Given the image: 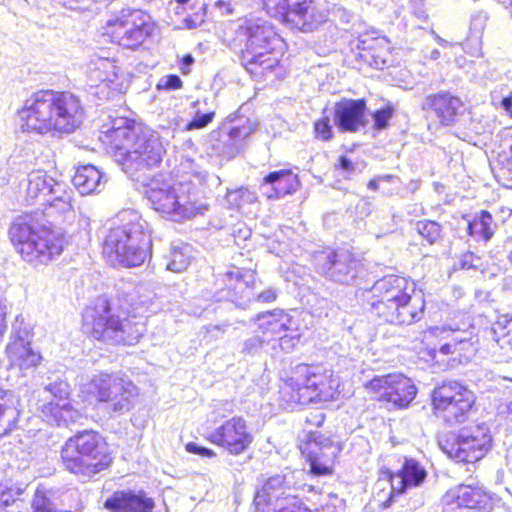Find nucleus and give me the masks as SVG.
I'll return each mask as SVG.
<instances>
[{
  "label": "nucleus",
  "mask_w": 512,
  "mask_h": 512,
  "mask_svg": "<svg viewBox=\"0 0 512 512\" xmlns=\"http://www.w3.org/2000/svg\"><path fill=\"white\" fill-rule=\"evenodd\" d=\"M19 399L12 391L0 389V437L8 434L19 417Z\"/></svg>",
  "instance_id": "f704fd0d"
},
{
  "label": "nucleus",
  "mask_w": 512,
  "mask_h": 512,
  "mask_svg": "<svg viewBox=\"0 0 512 512\" xmlns=\"http://www.w3.org/2000/svg\"><path fill=\"white\" fill-rule=\"evenodd\" d=\"M486 334L501 349H512V314L499 318L496 323L486 330Z\"/></svg>",
  "instance_id": "e433bc0d"
},
{
  "label": "nucleus",
  "mask_w": 512,
  "mask_h": 512,
  "mask_svg": "<svg viewBox=\"0 0 512 512\" xmlns=\"http://www.w3.org/2000/svg\"><path fill=\"white\" fill-rule=\"evenodd\" d=\"M487 20L488 15L484 11H477L471 16L470 31L475 37L478 38L481 35L486 26Z\"/></svg>",
  "instance_id": "864d4df0"
},
{
  "label": "nucleus",
  "mask_w": 512,
  "mask_h": 512,
  "mask_svg": "<svg viewBox=\"0 0 512 512\" xmlns=\"http://www.w3.org/2000/svg\"><path fill=\"white\" fill-rule=\"evenodd\" d=\"M399 462L400 468L390 476L392 495H400L409 488L421 485L427 476L424 467L415 459L402 457Z\"/></svg>",
  "instance_id": "393cba45"
},
{
  "label": "nucleus",
  "mask_w": 512,
  "mask_h": 512,
  "mask_svg": "<svg viewBox=\"0 0 512 512\" xmlns=\"http://www.w3.org/2000/svg\"><path fill=\"white\" fill-rule=\"evenodd\" d=\"M464 103L460 97L448 91L427 95L421 109L427 118H434L441 126H452L462 114Z\"/></svg>",
  "instance_id": "4be33fe9"
},
{
  "label": "nucleus",
  "mask_w": 512,
  "mask_h": 512,
  "mask_svg": "<svg viewBox=\"0 0 512 512\" xmlns=\"http://www.w3.org/2000/svg\"><path fill=\"white\" fill-rule=\"evenodd\" d=\"M166 259L167 270L175 273L183 272L190 264L191 246L182 242L172 243Z\"/></svg>",
  "instance_id": "4c0bfd02"
},
{
  "label": "nucleus",
  "mask_w": 512,
  "mask_h": 512,
  "mask_svg": "<svg viewBox=\"0 0 512 512\" xmlns=\"http://www.w3.org/2000/svg\"><path fill=\"white\" fill-rule=\"evenodd\" d=\"M105 183V175L90 164L78 167L73 177V184L82 195L101 191Z\"/></svg>",
  "instance_id": "72a5a7b5"
},
{
  "label": "nucleus",
  "mask_w": 512,
  "mask_h": 512,
  "mask_svg": "<svg viewBox=\"0 0 512 512\" xmlns=\"http://www.w3.org/2000/svg\"><path fill=\"white\" fill-rule=\"evenodd\" d=\"M225 200L229 208L239 210L245 205L254 203L257 200V196L248 188L241 187L227 190Z\"/></svg>",
  "instance_id": "a18cd8bd"
},
{
  "label": "nucleus",
  "mask_w": 512,
  "mask_h": 512,
  "mask_svg": "<svg viewBox=\"0 0 512 512\" xmlns=\"http://www.w3.org/2000/svg\"><path fill=\"white\" fill-rule=\"evenodd\" d=\"M365 388L375 399L391 403L396 408H406L417 394L413 381L402 374L375 376Z\"/></svg>",
  "instance_id": "a211bd4d"
},
{
  "label": "nucleus",
  "mask_w": 512,
  "mask_h": 512,
  "mask_svg": "<svg viewBox=\"0 0 512 512\" xmlns=\"http://www.w3.org/2000/svg\"><path fill=\"white\" fill-rule=\"evenodd\" d=\"M208 439L229 454L240 455L253 442V435L249 432L245 419L232 417L211 432Z\"/></svg>",
  "instance_id": "aec40b11"
},
{
  "label": "nucleus",
  "mask_w": 512,
  "mask_h": 512,
  "mask_svg": "<svg viewBox=\"0 0 512 512\" xmlns=\"http://www.w3.org/2000/svg\"><path fill=\"white\" fill-rule=\"evenodd\" d=\"M61 459L66 470L84 477L94 476L111 463L101 436L92 430L70 437L62 447Z\"/></svg>",
  "instance_id": "1a4fd4ad"
},
{
  "label": "nucleus",
  "mask_w": 512,
  "mask_h": 512,
  "mask_svg": "<svg viewBox=\"0 0 512 512\" xmlns=\"http://www.w3.org/2000/svg\"><path fill=\"white\" fill-rule=\"evenodd\" d=\"M180 166L187 176L183 181L173 186H151L146 191L147 200L152 208L173 221L193 217L199 212L200 207L196 203L198 187L206 178L205 171L193 160L186 159Z\"/></svg>",
  "instance_id": "7ed1b4c3"
},
{
  "label": "nucleus",
  "mask_w": 512,
  "mask_h": 512,
  "mask_svg": "<svg viewBox=\"0 0 512 512\" xmlns=\"http://www.w3.org/2000/svg\"><path fill=\"white\" fill-rule=\"evenodd\" d=\"M90 391L104 404L109 413L121 414L130 410L132 399L137 395L136 386L115 374L100 373L90 382Z\"/></svg>",
  "instance_id": "f8f14e48"
},
{
  "label": "nucleus",
  "mask_w": 512,
  "mask_h": 512,
  "mask_svg": "<svg viewBox=\"0 0 512 512\" xmlns=\"http://www.w3.org/2000/svg\"><path fill=\"white\" fill-rule=\"evenodd\" d=\"M104 29L111 42L127 49L139 47L151 33L148 16L140 10H123L109 19Z\"/></svg>",
  "instance_id": "ddd939ff"
},
{
  "label": "nucleus",
  "mask_w": 512,
  "mask_h": 512,
  "mask_svg": "<svg viewBox=\"0 0 512 512\" xmlns=\"http://www.w3.org/2000/svg\"><path fill=\"white\" fill-rule=\"evenodd\" d=\"M443 512H462L463 509L490 510L491 498L479 486L459 485L448 490L441 499Z\"/></svg>",
  "instance_id": "412c9836"
},
{
  "label": "nucleus",
  "mask_w": 512,
  "mask_h": 512,
  "mask_svg": "<svg viewBox=\"0 0 512 512\" xmlns=\"http://www.w3.org/2000/svg\"><path fill=\"white\" fill-rule=\"evenodd\" d=\"M424 308V297L415 290L403 303L393 307V310H385L387 316L383 320L395 325H411L422 318Z\"/></svg>",
  "instance_id": "a878e982"
},
{
  "label": "nucleus",
  "mask_w": 512,
  "mask_h": 512,
  "mask_svg": "<svg viewBox=\"0 0 512 512\" xmlns=\"http://www.w3.org/2000/svg\"><path fill=\"white\" fill-rule=\"evenodd\" d=\"M263 4L272 17L304 32L313 31L326 19V15L315 7L312 0H263Z\"/></svg>",
  "instance_id": "2eb2a0df"
},
{
  "label": "nucleus",
  "mask_w": 512,
  "mask_h": 512,
  "mask_svg": "<svg viewBox=\"0 0 512 512\" xmlns=\"http://www.w3.org/2000/svg\"><path fill=\"white\" fill-rule=\"evenodd\" d=\"M5 356L9 367L19 370L37 367L42 360L41 354L33 349L32 344H7Z\"/></svg>",
  "instance_id": "473e14b6"
},
{
  "label": "nucleus",
  "mask_w": 512,
  "mask_h": 512,
  "mask_svg": "<svg viewBox=\"0 0 512 512\" xmlns=\"http://www.w3.org/2000/svg\"><path fill=\"white\" fill-rule=\"evenodd\" d=\"M298 175L289 169L273 171L263 179L261 190L269 199L282 198L298 190Z\"/></svg>",
  "instance_id": "bb28decb"
},
{
  "label": "nucleus",
  "mask_w": 512,
  "mask_h": 512,
  "mask_svg": "<svg viewBox=\"0 0 512 512\" xmlns=\"http://www.w3.org/2000/svg\"><path fill=\"white\" fill-rule=\"evenodd\" d=\"M501 105L506 112L512 115V96L504 97Z\"/></svg>",
  "instance_id": "774afa93"
},
{
  "label": "nucleus",
  "mask_w": 512,
  "mask_h": 512,
  "mask_svg": "<svg viewBox=\"0 0 512 512\" xmlns=\"http://www.w3.org/2000/svg\"><path fill=\"white\" fill-rule=\"evenodd\" d=\"M395 109L392 105H386L385 107L375 111L372 114L374 119V128L376 130H383L387 128L389 120L392 118Z\"/></svg>",
  "instance_id": "3c124183"
},
{
  "label": "nucleus",
  "mask_w": 512,
  "mask_h": 512,
  "mask_svg": "<svg viewBox=\"0 0 512 512\" xmlns=\"http://www.w3.org/2000/svg\"><path fill=\"white\" fill-rule=\"evenodd\" d=\"M256 320L259 322L258 332L271 341L291 329L292 318L282 310H274L258 314Z\"/></svg>",
  "instance_id": "2f4dec72"
},
{
  "label": "nucleus",
  "mask_w": 512,
  "mask_h": 512,
  "mask_svg": "<svg viewBox=\"0 0 512 512\" xmlns=\"http://www.w3.org/2000/svg\"><path fill=\"white\" fill-rule=\"evenodd\" d=\"M279 346L283 350H288L293 346V339L288 337L287 335H281L278 337Z\"/></svg>",
  "instance_id": "0e129e2a"
},
{
  "label": "nucleus",
  "mask_w": 512,
  "mask_h": 512,
  "mask_svg": "<svg viewBox=\"0 0 512 512\" xmlns=\"http://www.w3.org/2000/svg\"><path fill=\"white\" fill-rule=\"evenodd\" d=\"M303 470L286 469L269 477L254 496L255 512H312L300 500L297 492L311 486L302 482Z\"/></svg>",
  "instance_id": "6e6552de"
},
{
  "label": "nucleus",
  "mask_w": 512,
  "mask_h": 512,
  "mask_svg": "<svg viewBox=\"0 0 512 512\" xmlns=\"http://www.w3.org/2000/svg\"><path fill=\"white\" fill-rule=\"evenodd\" d=\"M205 101H195L192 105L194 111L193 118L186 124L185 130H197L205 128L209 123L212 122L215 113L212 110H206L203 106H206Z\"/></svg>",
  "instance_id": "37998d69"
},
{
  "label": "nucleus",
  "mask_w": 512,
  "mask_h": 512,
  "mask_svg": "<svg viewBox=\"0 0 512 512\" xmlns=\"http://www.w3.org/2000/svg\"><path fill=\"white\" fill-rule=\"evenodd\" d=\"M115 62L109 57L94 55L88 64V74L92 82L113 81L117 75Z\"/></svg>",
  "instance_id": "c9c22d12"
},
{
  "label": "nucleus",
  "mask_w": 512,
  "mask_h": 512,
  "mask_svg": "<svg viewBox=\"0 0 512 512\" xmlns=\"http://www.w3.org/2000/svg\"><path fill=\"white\" fill-rule=\"evenodd\" d=\"M492 216L487 211H482L480 216L469 222L468 232L471 236L482 238L488 241L493 231L491 229Z\"/></svg>",
  "instance_id": "c03bdc74"
},
{
  "label": "nucleus",
  "mask_w": 512,
  "mask_h": 512,
  "mask_svg": "<svg viewBox=\"0 0 512 512\" xmlns=\"http://www.w3.org/2000/svg\"><path fill=\"white\" fill-rule=\"evenodd\" d=\"M9 235L17 253L34 267L47 265L59 257L64 249V237L40 225L29 214L14 220L9 229Z\"/></svg>",
  "instance_id": "20e7f679"
},
{
  "label": "nucleus",
  "mask_w": 512,
  "mask_h": 512,
  "mask_svg": "<svg viewBox=\"0 0 512 512\" xmlns=\"http://www.w3.org/2000/svg\"><path fill=\"white\" fill-rule=\"evenodd\" d=\"M18 116L22 133L70 134L82 125L85 111L80 98L71 92L39 90L25 100Z\"/></svg>",
  "instance_id": "f257e3e1"
},
{
  "label": "nucleus",
  "mask_w": 512,
  "mask_h": 512,
  "mask_svg": "<svg viewBox=\"0 0 512 512\" xmlns=\"http://www.w3.org/2000/svg\"><path fill=\"white\" fill-rule=\"evenodd\" d=\"M9 312V305L5 298L0 297V342L7 329L6 317Z\"/></svg>",
  "instance_id": "6e6d98bb"
},
{
  "label": "nucleus",
  "mask_w": 512,
  "mask_h": 512,
  "mask_svg": "<svg viewBox=\"0 0 512 512\" xmlns=\"http://www.w3.org/2000/svg\"><path fill=\"white\" fill-rule=\"evenodd\" d=\"M439 445L448 457L457 462L473 463L480 460L476 455L477 449L474 450L471 446L465 429H462L458 434L449 433L445 435L439 440Z\"/></svg>",
  "instance_id": "cd10ccee"
},
{
  "label": "nucleus",
  "mask_w": 512,
  "mask_h": 512,
  "mask_svg": "<svg viewBox=\"0 0 512 512\" xmlns=\"http://www.w3.org/2000/svg\"><path fill=\"white\" fill-rule=\"evenodd\" d=\"M138 134L120 152L127 172H140L159 167L165 148L157 132L138 128Z\"/></svg>",
  "instance_id": "9b49d317"
},
{
  "label": "nucleus",
  "mask_w": 512,
  "mask_h": 512,
  "mask_svg": "<svg viewBox=\"0 0 512 512\" xmlns=\"http://www.w3.org/2000/svg\"><path fill=\"white\" fill-rule=\"evenodd\" d=\"M432 402L437 413L452 425L467 419L475 402V396L460 383L450 381L434 389Z\"/></svg>",
  "instance_id": "4468645a"
},
{
  "label": "nucleus",
  "mask_w": 512,
  "mask_h": 512,
  "mask_svg": "<svg viewBox=\"0 0 512 512\" xmlns=\"http://www.w3.org/2000/svg\"><path fill=\"white\" fill-rule=\"evenodd\" d=\"M339 166L341 169L348 173H353L355 171V165L346 156H341L339 158Z\"/></svg>",
  "instance_id": "052dcab7"
},
{
  "label": "nucleus",
  "mask_w": 512,
  "mask_h": 512,
  "mask_svg": "<svg viewBox=\"0 0 512 512\" xmlns=\"http://www.w3.org/2000/svg\"><path fill=\"white\" fill-rule=\"evenodd\" d=\"M233 42L235 48L239 46L242 64L250 73L257 74V68L271 70L279 62L273 50L281 39L273 25L265 19H240Z\"/></svg>",
  "instance_id": "39448f33"
},
{
  "label": "nucleus",
  "mask_w": 512,
  "mask_h": 512,
  "mask_svg": "<svg viewBox=\"0 0 512 512\" xmlns=\"http://www.w3.org/2000/svg\"><path fill=\"white\" fill-rule=\"evenodd\" d=\"M182 87V80L178 75H167L162 77L158 84V89H164V90H176Z\"/></svg>",
  "instance_id": "5fc2aeb1"
},
{
  "label": "nucleus",
  "mask_w": 512,
  "mask_h": 512,
  "mask_svg": "<svg viewBox=\"0 0 512 512\" xmlns=\"http://www.w3.org/2000/svg\"><path fill=\"white\" fill-rule=\"evenodd\" d=\"M465 431L467 436H469L471 446L474 450L477 449L476 455H478L479 459L483 458L492 447V436L489 427L485 424H480L465 428Z\"/></svg>",
  "instance_id": "58836bf2"
},
{
  "label": "nucleus",
  "mask_w": 512,
  "mask_h": 512,
  "mask_svg": "<svg viewBox=\"0 0 512 512\" xmlns=\"http://www.w3.org/2000/svg\"><path fill=\"white\" fill-rule=\"evenodd\" d=\"M314 132L318 139L328 141L333 137V130L330 124V118L323 116L314 123Z\"/></svg>",
  "instance_id": "603ef678"
},
{
  "label": "nucleus",
  "mask_w": 512,
  "mask_h": 512,
  "mask_svg": "<svg viewBox=\"0 0 512 512\" xmlns=\"http://www.w3.org/2000/svg\"><path fill=\"white\" fill-rule=\"evenodd\" d=\"M339 386L340 379L332 370L319 365L299 364L280 387V395L291 407L328 402L338 395Z\"/></svg>",
  "instance_id": "423d86ee"
},
{
  "label": "nucleus",
  "mask_w": 512,
  "mask_h": 512,
  "mask_svg": "<svg viewBox=\"0 0 512 512\" xmlns=\"http://www.w3.org/2000/svg\"><path fill=\"white\" fill-rule=\"evenodd\" d=\"M32 512H71L58 509L55 503L46 495V492L40 488L35 491L32 500Z\"/></svg>",
  "instance_id": "de8ad7c7"
},
{
  "label": "nucleus",
  "mask_w": 512,
  "mask_h": 512,
  "mask_svg": "<svg viewBox=\"0 0 512 512\" xmlns=\"http://www.w3.org/2000/svg\"><path fill=\"white\" fill-rule=\"evenodd\" d=\"M186 450L190 453L199 454L201 456L205 457H213L215 456V453L206 447H201L196 443L190 442L186 445Z\"/></svg>",
  "instance_id": "4d7b16f0"
},
{
  "label": "nucleus",
  "mask_w": 512,
  "mask_h": 512,
  "mask_svg": "<svg viewBox=\"0 0 512 512\" xmlns=\"http://www.w3.org/2000/svg\"><path fill=\"white\" fill-rule=\"evenodd\" d=\"M366 109L364 99L344 98L334 105V123L341 131L357 132L368 123Z\"/></svg>",
  "instance_id": "5701e85b"
},
{
  "label": "nucleus",
  "mask_w": 512,
  "mask_h": 512,
  "mask_svg": "<svg viewBox=\"0 0 512 512\" xmlns=\"http://www.w3.org/2000/svg\"><path fill=\"white\" fill-rule=\"evenodd\" d=\"M415 289L414 282L397 275H388L377 280L370 290L372 313L384 319L387 316L385 310H393V307L403 303Z\"/></svg>",
  "instance_id": "f3484780"
},
{
  "label": "nucleus",
  "mask_w": 512,
  "mask_h": 512,
  "mask_svg": "<svg viewBox=\"0 0 512 512\" xmlns=\"http://www.w3.org/2000/svg\"><path fill=\"white\" fill-rule=\"evenodd\" d=\"M214 8L219 10L221 14H231L233 12V7L229 0H216Z\"/></svg>",
  "instance_id": "13d9d810"
},
{
  "label": "nucleus",
  "mask_w": 512,
  "mask_h": 512,
  "mask_svg": "<svg viewBox=\"0 0 512 512\" xmlns=\"http://www.w3.org/2000/svg\"><path fill=\"white\" fill-rule=\"evenodd\" d=\"M227 288L221 290L219 299H225L235 303L239 307H245L252 300L262 303H271L277 298V291L268 288L255 294L253 288L256 283V273L252 270L242 271L234 268L225 273Z\"/></svg>",
  "instance_id": "dca6fc26"
},
{
  "label": "nucleus",
  "mask_w": 512,
  "mask_h": 512,
  "mask_svg": "<svg viewBox=\"0 0 512 512\" xmlns=\"http://www.w3.org/2000/svg\"><path fill=\"white\" fill-rule=\"evenodd\" d=\"M34 337L33 327L22 314L15 317L12 323L9 341L7 344H32Z\"/></svg>",
  "instance_id": "a19ab883"
},
{
  "label": "nucleus",
  "mask_w": 512,
  "mask_h": 512,
  "mask_svg": "<svg viewBox=\"0 0 512 512\" xmlns=\"http://www.w3.org/2000/svg\"><path fill=\"white\" fill-rule=\"evenodd\" d=\"M316 265L330 280L348 285L358 277L361 263L347 250H325L316 256Z\"/></svg>",
  "instance_id": "6ab92c4d"
},
{
  "label": "nucleus",
  "mask_w": 512,
  "mask_h": 512,
  "mask_svg": "<svg viewBox=\"0 0 512 512\" xmlns=\"http://www.w3.org/2000/svg\"><path fill=\"white\" fill-rule=\"evenodd\" d=\"M473 261H474L473 253H466L465 255H463V257L461 259V267L464 269L474 268V267H476V265L474 264Z\"/></svg>",
  "instance_id": "e2e57ef3"
},
{
  "label": "nucleus",
  "mask_w": 512,
  "mask_h": 512,
  "mask_svg": "<svg viewBox=\"0 0 512 512\" xmlns=\"http://www.w3.org/2000/svg\"><path fill=\"white\" fill-rule=\"evenodd\" d=\"M193 62H194V59L190 54L185 55L183 57L181 70L184 74H187L189 72V66H191L193 64Z\"/></svg>",
  "instance_id": "69168bd1"
},
{
  "label": "nucleus",
  "mask_w": 512,
  "mask_h": 512,
  "mask_svg": "<svg viewBox=\"0 0 512 512\" xmlns=\"http://www.w3.org/2000/svg\"><path fill=\"white\" fill-rule=\"evenodd\" d=\"M418 234L432 245L442 239V227L439 223L432 220H420L416 223Z\"/></svg>",
  "instance_id": "49530a36"
},
{
  "label": "nucleus",
  "mask_w": 512,
  "mask_h": 512,
  "mask_svg": "<svg viewBox=\"0 0 512 512\" xmlns=\"http://www.w3.org/2000/svg\"><path fill=\"white\" fill-rule=\"evenodd\" d=\"M11 501L8 496L0 495V512H7V508L10 506Z\"/></svg>",
  "instance_id": "338daca9"
},
{
  "label": "nucleus",
  "mask_w": 512,
  "mask_h": 512,
  "mask_svg": "<svg viewBox=\"0 0 512 512\" xmlns=\"http://www.w3.org/2000/svg\"><path fill=\"white\" fill-rule=\"evenodd\" d=\"M119 224L105 238L103 253L108 260L123 267H137L151 256L149 225L136 211L125 210L118 215Z\"/></svg>",
  "instance_id": "f03ea898"
},
{
  "label": "nucleus",
  "mask_w": 512,
  "mask_h": 512,
  "mask_svg": "<svg viewBox=\"0 0 512 512\" xmlns=\"http://www.w3.org/2000/svg\"><path fill=\"white\" fill-rule=\"evenodd\" d=\"M21 187L25 189V200L28 204L40 200L43 205L49 206L48 210L55 209L60 213L73 209V191L64 183L55 181L43 170L30 172Z\"/></svg>",
  "instance_id": "9d476101"
},
{
  "label": "nucleus",
  "mask_w": 512,
  "mask_h": 512,
  "mask_svg": "<svg viewBox=\"0 0 512 512\" xmlns=\"http://www.w3.org/2000/svg\"><path fill=\"white\" fill-rule=\"evenodd\" d=\"M307 458L310 471L314 475H327L331 473L330 460L336 455L337 448L329 439L318 442L316 439L306 444Z\"/></svg>",
  "instance_id": "c756f323"
},
{
  "label": "nucleus",
  "mask_w": 512,
  "mask_h": 512,
  "mask_svg": "<svg viewBox=\"0 0 512 512\" xmlns=\"http://www.w3.org/2000/svg\"><path fill=\"white\" fill-rule=\"evenodd\" d=\"M270 342V337L262 336L257 331L256 335L251 336L243 341L241 344L240 353L245 356H255L261 351L264 344H269Z\"/></svg>",
  "instance_id": "8fccbe9b"
},
{
  "label": "nucleus",
  "mask_w": 512,
  "mask_h": 512,
  "mask_svg": "<svg viewBox=\"0 0 512 512\" xmlns=\"http://www.w3.org/2000/svg\"><path fill=\"white\" fill-rule=\"evenodd\" d=\"M325 420V415L322 412L316 411L314 413H310L306 417V423L314 425V426H321Z\"/></svg>",
  "instance_id": "bf43d9fd"
},
{
  "label": "nucleus",
  "mask_w": 512,
  "mask_h": 512,
  "mask_svg": "<svg viewBox=\"0 0 512 512\" xmlns=\"http://www.w3.org/2000/svg\"><path fill=\"white\" fill-rule=\"evenodd\" d=\"M376 38H373L369 41L365 36H360L357 40L356 47L361 50H371L373 49V42Z\"/></svg>",
  "instance_id": "680f3d73"
},
{
  "label": "nucleus",
  "mask_w": 512,
  "mask_h": 512,
  "mask_svg": "<svg viewBox=\"0 0 512 512\" xmlns=\"http://www.w3.org/2000/svg\"><path fill=\"white\" fill-rule=\"evenodd\" d=\"M104 507L110 512H153L155 501L143 490H122L107 498Z\"/></svg>",
  "instance_id": "b1692460"
},
{
  "label": "nucleus",
  "mask_w": 512,
  "mask_h": 512,
  "mask_svg": "<svg viewBox=\"0 0 512 512\" xmlns=\"http://www.w3.org/2000/svg\"><path fill=\"white\" fill-rule=\"evenodd\" d=\"M401 180L398 176L392 174L378 175L372 178L367 188L371 191H382L386 196H392L397 193Z\"/></svg>",
  "instance_id": "79ce46f5"
},
{
  "label": "nucleus",
  "mask_w": 512,
  "mask_h": 512,
  "mask_svg": "<svg viewBox=\"0 0 512 512\" xmlns=\"http://www.w3.org/2000/svg\"><path fill=\"white\" fill-rule=\"evenodd\" d=\"M256 123L250 119H240L237 125L230 128L228 141L231 144V153H238L242 142L256 130Z\"/></svg>",
  "instance_id": "ea45409f"
},
{
  "label": "nucleus",
  "mask_w": 512,
  "mask_h": 512,
  "mask_svg": "<svg viewBox=\"0 0 512 512\" xmlns=\"http://www.w3.org/2000/svg\"><path fill=\"white\" fill-rule=\"evenodd\" d=\"M40 417L50 425L68 426L79 422L83 416L70 402L49 401L39 408Z\"/></svg>",
  "instance_id": "7c9ffc66"
},
{
  "label": "nucleus",
  "mask_w": 512,
  "mask_h": 512,
  "mask_svg": "<svg viewBox=\"0 0 512 512\" xmlns=\"http://www.w3.org/2000/svg\"><path fill=\"white\" fill-rule=\"evenodd\" d=\"M44 391L49 392L54 398L53 401L70 402L71 388L67 381L57 378L55 381L44 386Z\"/></svg>",
  "instance_id": "09e8293b"
},
{
  "label": "nucleus",
  "mask_w": 512,
  "mask_h": 512,
  "mask_svg": "<svg viewBox=\"0 0 512 512\" xmlns=\"http://www.w3.org/2000/svg\"><path fill=\"white\" fill-rule=\"evenodd\" d=\"M104 127H107L102 132L105 141L116 150L121 151L138 134V128H144L145 126L126 117H116L110 120L109 126L105 125Z\"/></svg>",
  "instance_id": "c85d7f7f"
},
{
  "label": "nucleus",
  "mask_w": 512,
  "mask_h": 512,
  "mask_svg": "<svg viewBox=\"0 0 512 512\" xmlns=\"http://www.w3.org/2000/svg\"><path fill=\"white\" fill-rule=\"evenodd\" d=\"M82 329L95 340L111 345H134L145 331L142 321L116 314L108 300L97 298L82 314Z\"/></svg>",
  "instance_id": "0eeeda50"
}]
</instances>
